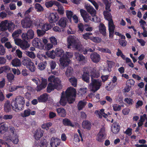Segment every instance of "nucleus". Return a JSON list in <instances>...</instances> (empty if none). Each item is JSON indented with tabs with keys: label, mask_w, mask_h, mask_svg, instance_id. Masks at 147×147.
I'll use <instances>...</instances> for the list:
<instances>
[{
	"label": "nucleus",
	"mask_w": 147,
	"mask_h": 147,
	"mask_svg": "<svg viewBox=\"0 0 147 147\" xmlns=\"http://www.w3.org/2000/svg\"><path fill=\"white\" fill-rule=\"evenodd\" d=\"M56 88V87L51 83H49L47 88V91L48 92H51L52 90Z\"/></svg>",
	"instance_id": "obj_48"
},
{
	"label": "nucleus",
	"mask_w": 147,
	"mask_h": 147,
	"mask_svg": "<svg viewBox=\"0 0 147 147\" xmlns=\"http://www.w3.org/2000/svg\"><path fill=\"white\" fill-rule=\"evenodd\" d=\"M32 44L34 46L40 49H42L43 48L44 46L41 42V40L37 38H36L33 39Z\"/></svg>",
	"instance_id": "obj_17"
},
{
	"label": "nucleus",
	"mask_w": 147,
	"mask_h": 147,
	"mask_svg": "<svg viewBox=\"0 0 147 147\" xmlns=\"http://www.w3.org/2000/svg\"><path fill=\"white\" fill-rule=\"evenodd\" d=\"M57 111L61 117H65L66 115V113L65 109L63 108H60L57 109Z\"/></svg>",
	"instance_id": "obj_28"
},
{
	"label": "nucleus",
	"mask_w": 147,
	"mask_h": 147,
	"mask_svg": "<svg viewBox=\"0 0 147 147\" xmlns=\"http://www.w3.org/2000/svg\"><path fill=\"white\" fill-rule=\"evenodd\" d=\"M56 6L58 8L57 11L59 14L63 15L64 13V9L61 4L57 2H56Z\"/></svg>",
	"instance_id": "obj_27"
},
{
	"label": "nucleus",
	"mask_w": 147,
	"mask_h": 147,
	"mask_svg": "<svg viewBox=\"0 0 147 147\" xmlns=\"http://www.w3.org/2000/svg\"><path fill=\"white\" fill-rule=\"evenodd\" d=\"M7 77L9 81L10 82H11L14 78V76L13 74L11 73L8 74Z\"/></svg>",
	"instance_id": "obj_64"
},
{
	"label": "nucleus",
	"mask_w": 147,
	"mask_h": 147,
	"mask_svg": "<svg viewBox=\"0 0 147 147\" xmlns=\"http://www.w3.org/2000/svg\"><path fill=\"white\" fill-rule=\"evenodd\" d=\"M63 124L65 126H70L72 127H74V125L73 124L69 119L67 118H65L62 120Z\"/></svg>",
	"instance_id": "obj_30"
},
{
	"label": "nucleus",
	"mask_w": 147,
	"mask_h": 147,
	"mask_svg": "<svg viewBox=\"0 0 147 147\" xmlns=\"http://www.w3.org/2000/svg\"><path fill=\"white\" fill-rule=\"evenodd\" d=\"M47 84V81L46 79L42 78V82L40 84L37 86L36 90L37 91H39L42 89L45 88Z\"/></svg>",
	"instance_id": "obj_16"
},
{
	"label": "nucleus",
	"mask_w": 147,
	"mask_h": 147,
	"mask_svg": "<svg viewBox=\"0 0 147 147\" xmlns=\"http://www.w3.org/2000/svg\"><path fill=\"white\" fill-rule=\"evenodd\" d=\"M43 131L40 128H38L34 132V137L37 140H38L43 136Z\"/></svg>",
	"instance_id": "obj_18"
},
{
	"label": "nucleus",
	"mask_w": 147,
	"mask_h": 147,
	"mask_svg": "<svg viewBox=\"0 0 147 147\" xmlns=\"http://www.w3.org/2000/svg\"><path fill=\"white\" fill-rule=\"evenodd\" d=\"M30 21L31 22L32 24L34 25L37 28H40L44 23L43 20L34 16L31 17Z\"/></svg>",
	"instance_id": "obj_8"
},
{
	"label": "nucleus",
	"mask_w": 147,
	"mask_h": 147,
	"mask_svg": "<svg viewBox=\"0 0 147 147\" xmlns=\"http://www.w3.org/2000/svg\"><path fill=\"white\" fill-rule=\"evenodd\" d=\"M87 102L85 100L79 101L78 105V109L79 110H82L86 105Z\"/></svg>",
	"instance_id": "obj_36"
},
{
	"label": "nucleus",
	"mask_w": 147,
	"mask_h": 147,
	"mask_svg": "<svg viewBox=\"0 0 147 147\" xmlns=\"http://www.w3.org/2000/svg\"><path fill=\"white\" fill-rule=\"evenodd\" d=\"M61 142V140L57 137H53L52 138L50 143L51 147H57L60 145Z\"/></svg>",
	"instance_id": "obj_13"
},
{
	"label": "nucleus",
	"mask_w": 147,
	"mask_h": 147,
	"mask_svg": "<svg viewBox=\"0 0 147 147\" xmlns=\"http://www.w3.org/2000/svg\"><path fill=\"white\" fill-rule=\"evenodd\" d=\"M23 50H25L30 47V45L26 40L22 41L20 46Z\"/></svg>",
	"instance_id": "obj_34"
},
{
	"label": "nucleus",
	"mask_w": 147,
	"mask_h": 147,
	"mask_svg": "<svg viewBox=\"0 0 147 147\" xmlns=\"http://www.w3.org/2000/svg\"><path fill=\"white\" fill-rule=\"evenodd\" d=\"M82 126L85 129H89L91 128V125L90 122L85 121L83 122Z\"/></svg>",
	"instance_id": "obj_39"
},
{
	"label": "nucleus",
	"mask_w": 147,
	"mask_h": 147,
	"mask_svg": "<svg viewBox=\"0 0 147 147\" xmlns=\"http://www.w3.org/2000/svg\"><path fill=\"white\" fill-rule=\"evenodd\" d=\"M99 28L100 32L103 35L105 36L106 33V29L104 25L102 24H100L99 26Z\"/></svg>",
	"instance_id": "obj_35"
},
{
	"label": "nucleus",
	"mask_w": 147,
	"mask_h": 147,
	"mask_svg": "<svg viewBox=\"0 0 147 147\" xmlns=\"http://www.w3.org/2000/svg\"><path fill=\"white\" fill-rule=\"evenodd\" d=\"M51 28V26L48 23H44L40 28L42 30H44L45 31L48 30Z\"/></svg>",
	"instance_id": "obj_40"
},
{
	"label": "nucleus",
	"mask_w": 147,
	"mask_h": 147,
	"mask_svg": "<svg viewBox=\"0 0 147 147\" xmlns=\"http://www.w3.org/2000/svg\"><path fill=\"white\" fill-rule=\"evenodd\" d=\"M67 42L68 48L71 49L72 47L74 50H78L80 51H82V45L77 37L69 35L67 38Z\"/></svg>",
	"instance_id": "obj_3"
},
{
	"label": "nucleus",
	"mask_w": 147,
	"mask_h": 147,
	"mask_svg": "<svg viewBox=\"0 0 147 147\" xmlns=\"http://www.w3.org/2000/svg\"><path fill=\"white\" fill-rule=\"evenodd\" d=\"M84 74L82 76V79L87 82L89 81L90 76L89 74H90L91 79L93 78H97L100 76L99 71L96 70L95 68L90 67H85L83 69Z\"/></svg>",
	"instance_id": "obj_2"
},
{
	"label": "nucleus",
	"mask_w": 147,
	"mask_h": 147,
	"mask_svg": "<svg viewBox=\"0 0 147 147\" xmlns=\"http://www.w3.org/2000/svg\"><path fill=\"white\" fill-rule=\"evenodd\" d=\"M4 110L6 112H8L11 109V107L9 104L6 103L4 105Z\"/></svg>",
	"instance_id": "obj_62"
},
{
	"label": "nucleus",
	"mask_w": 147,
	"mask_h": 147,
	"mask_svg": "<svg viewBox=\"0 0 147 147\" xmlns=\"http://www.w3.org/2000/svg\"><path fill=\"white\" fill-rule=\"evenodd\" d=\"M112 106L113 110L115 111H119L121 110V106H120L119 105L115 104H113Z\"/></svg>",
	"instance_id": "obj_55"
},
{
	"label": "nucleus",
	"mask_w": 147,
	"mask_h": 147,
	"mask_svg": "<svg viewBox=\"0 0 147 147\" xmlns=\"http://www.w3.org/2000/svg\"><path fill=\"white\" fill-rule=\"evenodd\" d=\"M48 98L49 95L45 93L40 96L38 98V100L39 102H44L47 100Z\"/></svg>",
	"instance_id": "obj_26"
},
{
	"label": "nucleus",
	"mask_w": 147,
	"mask_h": 147,
	"mask_svg": "<svg viewBox=\"0 0 147 147\" xmlns=\"http://www.w3.org/2000/svg\"><path fill=\"white\" fill-rule=\"evenodd\" d=\"M93 16L91 15V16L88 14H87L83 18L84 21L85 22H88L89 20L95 22H99L100 20L99 18L97 17L96 16Z\"/></svg>",
	"instance_id": "obj_11"
},
{
	"label": "nucleus",
	"mask_w": 147,
	"mask_h": 147,
	"mask_svg": "<svg viewBox=\"0 0 147 147\" xmlns=\"http://www.w3.org/2000/svg\"><path fill=\"white\" fill-rule=\"evenodd\" d=\"M21 30H18L14 31L12 34V36L13 38H15L18 37L19 34L21 33Z\"/></svg>",
	"instance_id": "obj_54"
},
{
	"label": "nucleus",
	"mask_w": 147,
	"mask_h": 147,
	"mask_svg": "<svg viewBox=\"0 0 147 147\" xmlns=\"http://www.w3.org/2000/svg\"><path fill=\"white\" fill-rule=\"evenodd\" d=\"M59 66L62 69H64L69 63L70 60L69 59L65 58L64 55L61 57L59 59Z\"/></svg>",
	"instance_id": "obj_10"
},
{
	"label": "nucleus",
	"mask_w": 147,
	"mask_h": 147,
	"mask_svg": "<svg viewBox=\"0 0 147 147\" xmlns=\"http://www.w3.org/2000/svg\"><path fill=\"white\" fill-rule=\"evenodd\" d=\"M74 73L73 69L71 67H68L65 71V74L67 77L72 76Z\"/></svg>",
	"instance_id": "obj_33"
},
{
	"label": "nucleus",
	"mask_w": 147,
	"mask_h": 147,
	"mask_svg": "<svg viewBox=\"0 0 147 147\" xmlns=\"http://www.w3.org/2000/svg\"><path fill=\"white\" fill-rule=\"evenodd\" d=\"M87 90L86 88H81L78 91V93L79 94L81 95L84 94L86 93Z\"/></svg>",
	"instance_id": "obj_61"
},
{
	"label": "nucleus",
	"mask_w": 147,
	"mask_h": 147,
	"mask_svg": "<svg viewBox=\"0 0 147 147\" xmlns=\"http://www.w3.org/2000/svg\"><path fill=\"white\" fill-rule=\"evenodd\" d=\"M31 72H34L35 70V67L34 63L32 62L26 67Z\"/></svg>",
	"instance_id": "obj_51"
},
{
	"label": "nucleus",
	"mask_w": 147,
	"mask_h": 147,
	"mask_svg": "<svg viewBox=\"0 0 147 147\" xmlns=\"http://www.w3.org/2000/svg\"><path fill=\"white\" fill-rule=\"evenodd\" d=\"M105 137V129L104 127H102L97 134L96 139L98 142H101L104 141Z\"/></svg>",
	"instance_id": "obj_12"
},
{
	"label": "nucleus",
	"mask_w": 147,
	"mask_h": 147,
	"mask_svg": "<svg viewBox=\"0 0 147 147\" xmlns=\"http://www.w3.org/2000/svg\"><path fill=\"white\" fill-rule=\"evenodd\" d=\"M49 82L53 83V85L58 90L62 88V86L60 79L58 78H55L53 76H51L48 79Z\"/></svg>",
	"instance_id": "obj_7"
},
{
	"label": "nucleus",
	"mask_w": 147,
	"mask_h": 147,
	"mask_svg": "<svg viewBox=\"0 0 147 147\" xmlns=\"http://www.w3.org/2000/svg\"><path fill=\"white\" fill-rule=\"evenodd\" d=\"M46 65L47 63L45 62H40L38 64V68L40 70H43L45 68Z\"/></svg>",
	"instance_id": "obj_46"
},
{
	"label": "nucleus",
	"mask_w": 147,
	"mask_h": 147,
	"mask_svg": "<svg viewBox=\"0 0 147 147\" xmlns=\"http://www.w3.org/2000/svg\"><path fill=\"white\" fill-rule=\"evenodd\" d=\"M25 54L26 55L31 59H34L36 57V56L34 53L32 52L26 51L25 52Z\"/></svg>",
	"instance_id": "obj_53"
},
{
	"label": "nucleus",
	"mask_w": 147,
	"mask_h": 147,
	"mask_svg": "<svg viewBox=\"0 0 147 147\" xmlns=\"http://www.w3.org/2000/svg\"><path fill=\"white\" fill-rule=\"evenodd\" d=\"M56 2H57L55 1H48L45 3V5L47 7L49 8L52 7L54 4H55L56 5Z\"/></svg>",
	"instance_id": "obj_47"
},
{
	"label": "nucleus",
	"mask_w": 147,
	"mask_h": 147,
	"mask_svg": "<svg viewBox=\"0 0 147 147\" xmlns=\"http://www.w3.org/2000/svg\"><path fill=\"white\" fill-rule=\"evenodd\" d=\"M124 101L125 102L129 105H132L134 102L133 99L130 98H126L125 99Z\"/></svg>",
	"instance_id": "obj_60"
},
{
	"label": "nucleus",
	"mask_w": 147,
	"mask_h": 147,
	"mask_svg": "<svg viewBox=\"0 0 147 147\" xmlns=\"http://www.w3.org/2000/svg\"><path fill=\"white\" fill-rule=\"evenodd\" d=\"M48 18L49 22L51 23L56 22L59 19V17L56 13H50Z\"/></svg>",
	"instance_id": "obj_14"
},
{
	"label": "nucleus",
	"mask_w": 147,
	"mask_h": 147,
	"mask_svg": "<svg viewBox=\"0 0 147 147\" xmlns=\"http://www.w3.org/2000/svg\"><path fill=\"white\" fill-rule=\"evenodd\" d=\"M90 58L93 62L96 63L98 62L100 59L99 55L96 53H94L91 54Z\"/></svg>",
	"instance_id": "obj_21"
},
{
	"label": "nucleus",
	"mask_w": 147,
	"mask_h": 147,
	"mask_svg": "<svg viewBox=\"0 0 147 147\" xmlns=\"http://www.w3.org/2000/svg\"><path fill=\"white\" fill-rule=\"evenodd\" d=\"M98 49L99 51L103 53H111V52L110 50L108 48H102L98 47Z\"/></svg>",
	"instance_id": "obj_58"
},
{
	"label": "nucleus",
	"mask_w": 147,
	"mask_h": 147,
	"mask_svg": "<svg viewBox=\"0 0 147 147\" xmlns=\"http://www.w3.org/2000/svg\"><path fill=\"white\" fill-rule=\"evenodd\" d=\"M115 26L113 20L108 21V29L109 32V36H110L114 33Z\"/></svg>",
	"instance_id": "obj_20"
},
{
	"label": "nucleus",
	"mask_w": 147,
	"mask_h": 147,
	"mask_svg": "<svg viewBox=\"0 0 147 147\" xmlns=\"http://www.w3.org/2000/svg\"><path fill=\"white\" fill-rule=\"evenodd\" d=\"M27 34L28 39H31L34 37V31L32 29H30L28 30Z\"/></svg>",
	"instance_id": "obj_42"
},
{
	"label": "nucleus",
	"mask_w": 147,
	"mask_h": 147,
	"mask_svg": "<svg viewBox=\"0 0 147 147\" xmlns=\"http://www.w3.org/2000/svg\"><path fill=\"white\" fill-rule=\"evenodd\" d=\"M80 141V139L78 135L75 134L73 138V142L74 144H77Z\"/></svg>",
	"instance_id": "obj_56"
},
{
	"label": "nucleus",
	"mask_w": 147,
	"mask_h": 147,
	"mask_svg": "<svg viewBox=\"0 0 147 147\" xmlns=\"http://www.w3.org/2000/svg\"><path fill=\"white\" fill-rule=\"evenodd\" d=\"M32 62L31 60L29 58L27 57H25L23 58L22 63L23 65L27 67Z\"/></svg>",
	"instance_id": "obj_29"
},
{
	"label": "nucleus",
	"mask_w": 147,
	"mask_h": 147,
	"mask_svg": "<svg viewBox=\"0 0 147 147\" xmlns=\"http://www.w3.org/2000/svg\"><path fill=\"white\" fill-rule=\"evenodd\" d=\"M8 127L6 124H4L0 127V135L5 133Z\"/></svg>",
	"instance_id": "obj_45"
},
{
	"label": "nucleus",
	"mask_w": 147,
	"mask_h": 147,
	"mask_svg": "<svg viewBox=\"0 0 147 147\" xmlns=\"http://www.w3.org/2000/svg\"><path fill=\"white\" fill-rule=\"evenodd\" d=\"M74 55L76 59L79 61H86V59L84 56L82 54L79 53L78 52H75Z\"/></svg>",
	"instance_id": "obj_24"
},
{
	"label": "nucleus",
	"mask_w": 147,
	"mask_h": 147,
	"mask_svg": "<svg viewBox=\"0 0 147 147\" xmlns=\"http://www.w3.org/2000/svg\"><path fill=\"white\" fill-rule=\"evenodd\" d=\"M49 40L52 44L54 45H57V41L56 38L54 36H51L49 38Z\"/></svg>",
	"instance_id": "obj_52"
},
{
	"label": "nucleus",
	"mask_w": 147,
	"mask_h": 147,
	"mask_svg": "<svg viewBox=\"0 0 147 147\" xmlns=\"http://www.w3.org/2000/svg\"><path fill=\"white\" fill-rule=\"evenodd\" d=\"M30 18H26L24 20L21 21V24L24 28H30L32 24L31 22L30 21Z\"/></svg>",
	"instance_id": "obj_15"
},
{
	"label": "nucleus",
	"mask_w": 147,
	"mask_h": 147,
	"mask_svg": "<svg viewBox=\"0 0 147 147\" xmlns=\"http://www.w3.org/2000/svg\"><path fill=\"white\" fill-rule=\"evenodd\" d=\"M4 139L8 142L11 141L14 144H17L19 142L18 136L13 131L9 137H5Z\"/></svg>",
	"instance_id": "obj_9"
},
{
	"label": "nucleus",
	"mask_w": 147,
	"mask_h": 147,
	"mask_svg": "<svg viewBox=\"0 0 147 147\" xmlns=\"http://www.w3.org/2000/svg\"><path fill=\"white\" fill-rule=\"evenodd\" d=\"M92 35V33L91 32H87L82 35L83 38L86 40L90 39L91 40L92 36H91Z\"/></svg>",
	"instance_id": "obj_50"
},
{
	"label": "nucleus",
	"mask_w": 147,
	"mask_h": 147,
	"mask_svg": "<svg viewBox=\"0 0 147 147\" xmlns=\"http://www.w3.org/2000/svg\"><path fill=\"white\" fill-rule=\"evenodd\" d=\"M109 11H105L104 12V15L105 18L106 20L108 21L112 20V16Z\"/></svg>",
	"instance_id": "obj_38"
},
{
	"label": "nucleus",
	"mask_w": 147,
	"mask_h": 147,
	"mask_svg": "<svg viewBox=\"0 0 147 147\" xmlns=\"http://www.w3.org/2000/svg\"><path fill=\"white\" fill-rule=\"evenodd\" d=\"M69 81L72 86L74 87L76 86L77 80L76 78L71 77L69 79Z\"/></svg>",
	"instance_id": "obj_43"
},
{
	"label": "nucleus",
	"mask_w": 147,
	"mask_h": 147,
	"mask_svg": "<svg viewBox=\"0 0 147 147\" xmlns=\"http://www.w3.org/2000/svg\"><path fill=\"white\" fill-rule=\"evenodd\" d=\"M0 30L5 31L7 30L10 32H12L15 27L14 24L10 21L5 20L2 21L0 23Z\"/></svg>",
	"instance_id": "obj_5"
},
{
	"label": "nucleus",
	"mask_w": 147,
	"mask_h": 147,
	"mask_svg": "<svg viewBox=\"0 0 147 147\" xmlns=\"http://www.w3.org/2000/svg\"><path fill=\"white\" fill-rule=\"evenodd\" d=\"M96 116L100 118L102 117V116L105 114L104 110L103 109H102L99 110H96L94 112Z\"/></svg>",
	"instance_id": "obj_37"
},
{
	"label": "nucleus",
	"mask_w": 147,
	"mask_h": 147,
	"mask_svg": "<svg viewBox=\"0 0 147 147\" xmlns=\"http://www.w3.org/2000/svg\"><path fill=\"white\" fill-rule=\"evenodd\" d=\"M68 22V20L66 18L62 17L60 18L58 22V24L62 28H64L66 27Z\"/></svg>",
	"instance_id": "obj_19"
},
{
	"label": "nucleus",
	"mask_w": 147,
	"mask_h": 147,
	"mask_svg": "<svg viewBox=\"0 0 147 147\" xmlns=\"http://www.w3.org/2000/svg\"><path fill=\"white\" fill-rule=\"evenodd\" d=\"M35 8L38 12L42 11L44 9L42 7L39 3H36L35 5Z\"/></svg>",
	"instance_id": "obj_57"
},
{
	"label": "nucleus",
	"mask_w": 147,
	"mask_h": 147,
	"mask_svg": "<svg viewBox=\"0 0 147 147\" xmlns=\"http://www.w3.org/2000/svg\"><path fill=\"white\" fill-rule=\"evenodd\" d=\"M46 54L48 57L52 59H54L56 55L55 54V51L54 50L47 51Z\"/></svg>",
	"instance_id": "obj_44"
},
{
	"label": "nucleus",
	"mask_w": 147,
	"mask_h": 147,
	"mask_svg": "<svg viewBox=\"0 0 147 147\" xmlns=\"http://www.w3.org/2000/svg\"><path fill=\"white\" fill-rule=\"evenodd\" d=\"M66 13L67 18L69 20L70 22H71V18L73 15V12L70 10H67L66 11Z\"/></svg>",
	"instance_id": "obj_49"
},
{
	"label": "nucleus",
	"mask_w": 147,
	"mask_h": 147,
	"mask_svg": "<svg viewBox=\"0 0 147 147\" xmlns=\"http://www.w3.org/2000/svg\"><path fill=\"white\" fill-rule=\"evenodd\" d=\"M91 83L89 86V89L94 92H95L100 88L102 85L100 80L92 79Z\"/></svg>",
	"instance_id": "obj_6"
},
{
	"label": "nucleus",
	"mask_w": 147,
	"mask_h": 147,
	"mask_svg": "<svg viewBox=\"0 0 147 147\" xmlns=\"http://www.w3.org/2000/svg\"><path fill=\"white\" fill-rule=\"evenodd\" d=\"M31 110L29 109L24 110V111L20 113V116L23 118L28 117L30 115Z\"/></svg>",
	"instance_id": "obj_32"
},
{
	"label": "nucleus",
	"mask_w": 147,
	"mask_h": 147,
	"mask_svg": "<svg viewBox=\"0 0 147 147\" xmlns=\"http://www.w3.org/2000/svg\"><path fill=\"white\" fill-rule=\"evenodd\" d=\"M74 55L76 59L79 61H86V59L84 56L82 54L79 53L78 52H75Z\"/></svg>",
	"instance_id": "obj_25"
},
{
	"label": "nucleus",
	"mask_w": 147,
	"mask_h": 147,
	"mask_svg": "<svg viewBox=\"0 0 147 147\" xmlns=\"http://www.w3.org/2000/svg\"><path fill=\"white\" fill-rule=\"evenodd\" d=\"M52 125V123L51 122H49L46 123L42 124L41 125V127L43 129H45L46 130L48 131L49 127Z\"/></svg>",
	"instance_id": "obj_41"
},
{
	"label": "nucleus",
	"mask_w": 147,
	"mask_h": 147,
	"mask_svg": "<svg viewBox=\"0 0 147 147\" xmlns=\"http://www.w3.org/2000/svg\"><path fill=\"white\" fill-rule=\"evenodd\" d=\"M11 64L15 67L20 66L21 65L20 60L18 58H15L13 60L11 61Z\"/></svg>",
	"instance_id": "obj_31"
},
{
	"label": "nucleus",
	"mask_w": 147,
	"mask_h": 147,
	"mask_svg": "<svg viewBox=\"0 0 147 147\" xmlns=\"http://www.w3.org/2000/svg\"><path fill=\"white\" fill-rule=\"evenodd\" d=\"M25 103L24 98L21 96H17L14 100L12 101L11 105L13 109L16 112L22 111L23 109V106Z\"/></svg>",
	"instance_id": "obj_4"
},
{
	"label": "nucleus",
	"mask_w": 147,
	"mask_h": 147,
	"mask_svg": "<svg viewBox=\"0 0 147 147\" xmlns=\"http://www.w3.org/2000/svg\"><path fill=\"white\" fill-rule=\"evenodd\" d=\"M76 92V89L72 87L69 88L65 92H63L59 100L60 105H65L67 101L69 103H72L75 100Z\"/></svg>",
	"instance_id": "obj_1"
},
{
	"label": "nucleus",
	"mask_w": 147,
	"mask_h": 147,
	"mask_svg": "<svg viewBox=\"0 0 147 147\" xmlns=\"http://www.w3.org/2000/svg\"><path fill=\"white\" fill-rule=\"evenodd\" d=\"M105 4V9L106 11H110L111 10L110 9L111 6V3L109 2L107 0H105L104 1Z\"/></svg>",
	"instance_id": "obj_59"
},
{
	"label": "nucleus",
	"mask_w": 147,
	"mask_h": 147,
	"mask_svg": "<svg viewBox=\"0 0 147 147\" xmlns=\"http://www.w3.org/2000/svg\"><path fill=\"white\" fill-rule=\"evenodd\" d=\"M55 54L56 56L61 57L64 55V52L61 48H57L55 50Z\"/></svg>",
	"instance_id": "obj_23"
},
{
	"label": "nucleus",
	"mask_w": 147,
	"mask_h": 147,
	"mask_svg": "<svg viewBox=\"0 0 147 147\" xmlns=\"http://www.w3.org/2000/svg\"><path fill=\"white\" fill-rule=\"evenodd\" d=\"M64 56L65 58L69 59L73 57V53L71 52H66L65 54H64Z\"/></svg>",
	"instance_id": "obj_63"
},
{
	"label": "nucleus",
	"mask_w": 147,
	"mask_h": 147,
	"mask_svg": "<svg viewBox=\"0 0 147 147\" xmlns=\"http://www.w3.org/2000/svg\"><path fill=\"white\" fill-rule=\"evenodd\" d=\"M120 127L117 123H114L111 127V130L114 134H116L119 132V130Z\"/></svg>",
	"instance_id": "obj_22"
}]
</instances>
